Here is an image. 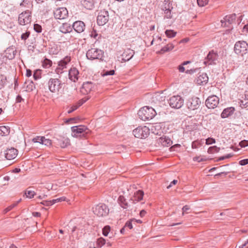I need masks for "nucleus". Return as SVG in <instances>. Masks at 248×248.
I'll list each match as a JSON object with an SVG mask.
<instances>
[{
  "instance_id": "obj_1",
  "label": "nucleus",
  "mask_w": 248,
  "mask_h": 248,
  "mask_svg": "<svg viewBox=\"0 0 248 248\" xmlns=\"http://www.w3.org/2000/svg\"><path fill=\"white\" fill-rule=\"evenodd\" d=\"M138 114L140 119L145 121L152 119L156 115V112L152 107L145 106L139 110Z\"/></svg>"
},
{
  "instance_id": "obj_2",
  "label": "nucleus",
  "mask_w": 248,
  "mask_h": 248,
  "mask_svg": "<svg viewBox=\"0 0 248 248\" xmlns=\"http://www.w3.org/2000/svg\"><path fill=\"white\" fill-rule=\"evenodd\" d=\"M161 8L164 11V19H171L172 18V10H173L172 1L170 0H164L162 5Z\"/></svg>"
},
{
  "instance_id": "obj_3",
  "label": "nucleus",
  "mask_w": 248,
  "mask_h": 248,
  "mask_svg": "<svg viewBox=\"0 0 248 248\" xmlns=\"http://www.w3.org/2000/svg\"><path fill=\"white\" fill-rule=\"evenodd\" d=\"M47 85L50 92L56 93L62 88V83L57 78H50L47 81Z\"/></svg>"
},
{
  "instance_id": "obj_4",
  "label": "nucleus",
  "mask_w": 248,
  "mask_h": 248,
  "mask_svg": "<svg viewBox=\"0 0 248 248\" xmlns=\"http://www.w3.org/2000/svg\"><path fill=\"white\" fill-rule=\"evenodd\" d=\"M248 48V45L246 41H239L234 45V51L236 54L243 56L247 53Z\"/></svg>"
},
{
  "instance_id": "obj_5",
  "label": "nucleus",
  "mask_w": 248,
  "mask_h": 248,
  "mask_svg": "<svg viewBox=\"0 0 248 248\" xmlns=\"http://www.w3.org/2000/svg\"><path fill=\"white\" fill-rule=\"evenodd\" d=\"M104 52L96 48H92L89 49L86 53L88 59L93 60L95 59L101 60L103 58Z\"/></svg>"
},
{
  "instance_id": "obj_6",
  "label": "nucleus",
  "mask_w": 248,
  "mask_h": 248,
  "mask_svg": "<svg viewBox=\"0 0 248 248\" xmlns=\"http://www.w3.org/2000/svg\"><path fill=\"white\" fill-rule=\"evenodd\" d=\"M18 21L19 25L24 26L30 24L31 21V13L26 10L19 15Z\"/></svg>"
},
{
  "instance_id": "obj_7",
  "label": "nucleus",
  "mask_w": 248,
  "mask_h": 248,
  "mask_svg": "<svg viewBox=\"0 0 248 248\" xmlns=\"http://www.w3.org/2000/svg\"><path fill=\"white\" fill-rule=\"evenodd\" d=\"M133 135L137 138L145 139L148 137L150 133V130L147 126H139L133 131Z\"/></svg>"
},
{
  "instance_id": "obj_8",
  "label": "nucleus",
  "mask_w": 248,
  "mask_h": 248,
  "mask_svg": "<svg viewBox=\"0 0 248 248\" xmlns=\"http://www.w3.org/2000/svg\"><path fill=\"white\" fill-rule=\"evenodd\" d=\"M93 212L98 217H104L108 215L109 209L106 204L100 203L93 208Z\"/></svg>"
},
{
  "instance_id": "obj_9",
  "label": "nucleus",
  "mask_w": 248,
  "mask_h": 248,
  "mask_svg": "<svg viewBox=\"0 0 248 248\" xmlns=\"http://www.w3.org/2000/svg\"><path fill=\"white\" fill-rule=\"evenodd\" d=\"M218 54L216 50H212L207 54L204 63L205 65H215L217 63Z\"/></svg>"
},
{
  "instance_id": "obj_10",
  "label": "nucleus",
  "mask_w": 248,
  "mask_h": 248,
  "mask_svg": "<svg viewBox=\"0 0 248 248\" xmlns=\"http://www.w3.org/2000/svg\"><path fill=\"white\" fill-rule=\"evenodd\" d=\"M88 129L84 125L74 126L71 127L72 135L74 137H78L87 133Z\"/></svg>"
},
{
  "instance_id": "obj_11",
  "label": "nucleus",
  "mask_w": 248,
  "mask_h": 248,
  "mask_svg": "<svg viewBox=\"0 0 248 248\" xmlns=\"http://www.w3.org/2000/svg\"><path fill=\"white\" fill-rule=\"evenodd\" d=\"M109 18L108 11L105 10L100 11L97 17V24L99 26L104 25L108 22Z\"/></svg>"
},
{
  "instance_id": "obj_12",
  "label": "nucleus",
  "mask_w": 248,
  "mask_h": 248,
  "mask_svg": "<svg viewBox=\"0 0 248 248\" xmlns=\"http://www.w3.org/2000/svg\"><path fill=\"white\" fill-rule=\"evenodd\" d=\"M169 103L170 106L173 108H180L184 103V100L182 99L180 96H173L169 99Z\"/></svg>"
},
{
  "instance_id": "obj_13",
  "label": "nucleus",
  "mask_w": 248,
  "mask_h": 248,
  "mask_svg": "<svg viewBox=\"0 0 248 248\" xmlns=\"http://www.w3.org/2000/svg\"><path fill=\"white\" fill-rule=\"evenodd\" d=\"M205 103L208 108H214L219 103V98L214 95L210 96L206 99Z\"/></svg>"
},
{
  "instance_id": "obj_14",
  "label": "nucleus",
  "mask_w": 248,
  "mask_h": 248,
  "mask_svg": "<svg viewBox=\"0 0 248 248\" xmlns=\"http://www.w3.org/2000/svg\"><path fill=\"white\" fill-rule=\"evenodd\" d=\"M201 104L200 99L197 97H193L187 102V108L190 110L197 109Z\"/></svg>"
},
{
  "instance_id": "obj_15",
  "label": "nucleus",
  "mask_w": 248,
  "mask_h": 248,
  "mask_svg": "<svg viewBox=\"0 0 248 248\" xmlns=\"http://www.w3.org/2000/svg\"><path fill=\"white\" fill-rule=\"evenodd\" d=\"M68 11L64 7L59 8L54 11V16L56 19H64L68 16Z\"/></svg>"
},
{
  "instance_id": "obj_16",
  "label": "nucleus",
  "mask_w": 248,
  "mask_h": 248,
  "mask_svg": "<svg viewBox=\"0 0 248 248\" xmlns=\"http://www.w3.org/2000/svg\"><path fill=\"white\" fill-rule=\"evenodd\" d=\"M236 19V15L232 14L225 16L223 20H221L222 26L229 27L230 25L232 24L234 22Z\"/></svg>"
},
{
  "instance_id": "obj_17",
  "label": "nucleus",
  "mask_w": 248,
  "mask_h": 248,
  "mask_svg": "<svg viewBox=\"0 0 248 248\" xmlns=\"http://www.w3.org/2000/svg\"><path fill=\"white\" fill-rule=\"evenodd\" d=\"M72 28L78 33H81L85 29V24L82 21H76L72 25Z\"/></svg>"
},
{
  "instance_id": "obj_18",
  "label": "nucleus",
  "mask_w": 248,
  "mask_h": 248,
  "mask_svg": "<svg viewBox=\"0 0 248 248\" xmlns=\"http://www.w3.org/2000/svg\"><path fill=\"white\" fill-rule=\"evenodd\" d=\"M17 150L14 148L7 149L4 152L5 157L8 160L13 159L17 156Z\"/></svg>"
},
{
  "instance_id": "obj_19",
  "label": "nucleus",
  "mask_w": 248,
  "mask_h": 248,
  "mask_svg": "<svg viewBox=\"0 0 248 248\" xmlns=\"http://www.w3.org/2000/svg\"><path fill=\"white\" fill-rule=\"evenodd\" d=\"M79 72L75 67H72L69 70V78L72 81L75 82L78 79Z\"/></svg>"
},
{
  "instance_id": "obj_20",
  "label": "nucleus",
  "mask_w": 248,
  "mask_h": 248,
  "mask_svg": "<svg viewBox=\"0 0 248 248\" xmlns=\"http://www.w3.org/2000/svg\"><path fill=\"white\" fill-rule=\"evenodd\" d=\"M157 142L163 146L166 147L170 146L172 144V141L170 139L166 136H163L159 138L157 140Z\"/></svg>"
},
{
  "instance_id": "obj_21",
  "label": "nucleus",
  "mask_w": 248,
  "mask_h": 248,
  "mask_svg": "<svg viewBox=\"0 0 248 248\" xmlns=\"http://www.w3.org/2000/svg\"><path fill=\"white\" fill-rule=\"evenodd\" d=\"M57 143L62 148H65L70 144V140L68 138L60 136L59 138L57 139Z\"/></svg>"
},
{
  "instance_id": "obj_22",
  "label": "nucleus",
  "mask_w": 248,
  "mask_h": 248,
  "mask_svg": "<svg viewBox=\"0 0 248 248\" xmlns=\"http://www.w3.org/2000/svg\"><path fill=\"white\" fill-rule=\"evenodd\" d=\"M94 85L93 82L90 81H87L84 82L82 85L81 92L83 93H88L93 88Z\"/></svg>"
},
{
  "instance_id": "obj_23",
  "label": "nucleus",
  "mask_w": 248,
  "mask_h": 248,
  "mask_svg": "<svg viewBox=\"0 0 248 248\" xmlns=\"http://www.w3.org/2000/svg\"><path fill=\"white\" fill-rule=\"evenodd\" d=\"M143 195V191L139 190L134 193V195L131 198L130 200L133 202V203H135L136 202H139L142 200Z\"/></svg>"
},
{
  "instance_id": "obj_24",
  "label": "nucleus",
  "mask_w": 248,
  "mask_h": 248,
  "mask_svg": "<svg viewBox=\"0 0 248 248\" xmlns=\"http://www.w3.org/2000/svg\"><path fill=\"white\" fill-rule=\"evenodd\" d=\"M72 30V26L68 23H63L59 28V31L63 33L71 32Z\"/></svg>"
},
{
  "instance_id": "obj_25",
  "label": "nucleus",
  "mask_w": 248,
  "mask_h": 248,
  "mask_svg": "<svg viewBox=\"0 0 248 248\" xmlns=\"http://www.w3.org/2000/svg\"><path fill=\"white\" fill-rule=\"evenodd\" d=\"M134 53V51L130 49L124 51L122 54L123 60L124 61H129L133 57Z\"/></svg>"
},
{
  "instance_id": "obj_26",
  "label": "nucleus",
  "mask_w": 248,
  "mask_h": 248,
  "mask_svg": "<svg viewBox=\"0 0 248 248\" xmlns=\"http://www.w3.org/2000/svg\"><path fill=\"white\" fill-rule=\"evenodd\" d=\"M235 109L233 107H229L225 108L221 114L222 118H227L232 115L234 112Z\"/></svg>"
},
{
  "instance_id": "obj_27",
  "label": "nucleus",
  "mask_w": 248,
  "mask_h": 248,
  "mask_svg": "<svg viewBox=\"0 0 248 248\" xmlns=\"http://www.w3.org/2000/svg\"><path fill=\"white\" fill-rule=\"evenodd\" d=\"M71 61V57L66 56L63 60L60 61L58 64L59 68L62 70L66 67L67 64Z\"/></svg>"
},
{
  "instance_id": "obj_28",
  "label": "nucleus",
  "mask_w": 248,
  "mask_h": 248,
  "mask_svg": "<svg viewBox=\"0 0 248 248\" xmlns=\"http://www.w3.org/2000/svg\"><path fill=\"white\" fill-rule=\"evenodd\" d=\"M208 80V77L206 73H203L199 76L197 79V83L199 84H206Z\"/></svg>"
},
{
  "instance_id": "obj_29",
  "label": "nucleus",
  "mask_w": 248,
  "mask_h": 248,
  "mask_svg": "<svg viewBox=\"0 0 248 248\" xmlns=\"http://www.w3.org/2000/svg\"><path fill=\"white\" fill-rule=\"evenodd\" d=\"M118 201L119 204L122 208L124 209H126L128 207V204L127 202L126 201V200L124 196H119Z\"/></svg>"
},
{
  "instance_id": "obj_30",
  "label": "nucleus",
  "mask_w": 248,
  "mask_h": 248,
  "mask_svg": "<svg viewBox=\"0 0 248 248\" xmlns=\"http://www.w3.org/2000/svg\"><path fill=\"white\" fill-rule=\"evenodd\" d=\"M10 133V128L8 126H0V135L4 136L8 135Z\"/></svg>"
},
{
  "instance_id": "obj_31",
  "label": "nucleus",
  "mask_w": 248,
  "mask_h": 248,
  "mask_svg": "<svg viewBox=\"0 0 248 248\" xmlns=\"http://www.w3.org/2000/svg\"><path fill=\"white\" fill-rule=\"evenodd\" d=\"M29 188L25 191L24 194L26 195L27 198L31 199L33 198L35 193L34 191L29 190Z\"/></svg>"
},
{
  "instance_id": "obj_32",
  "label": "nucleus",
  "mask_w": 248,
  "mask_h": 248,
  "mask_svg": "<svg viewBox=\"0 0 248 248\" xmlns=\"http://www.w3.org/2000/svg\"><path fill=\"white\" fill-rule=\"evenodd\" d=\"M247 96H248V94H245V98L240 100V105L241 107L246 108L248 106V98H246Z\"/></svg>"
},
{
  "instance_id": "obj_33",
  "label": "nucleus",
  "mask_w": 248,
  "mask_h": 248,
  "mask_svg": "<svg viewBox=\"0 0 248 248\" xmlns=\"http://www.w3.org/2000/svg\"><path fill=\"white\" fill-rule=\"evenodd\" d=\"M220 148L217 147L216 146H213L210 147L207 151V152L209 154H214L215 153H217L219 151Z\"/></svg>"
},
{
  "instance_id": "obj_34",
  "label": "nucleus",
  "mask_w": 248,
  "mask_h": 248,
  "mask_svg": "<svg viewBox=\"0 0 248 248\" xmlns=\"http://www.w3.org/2000/svg\"><path fill=\"white\" fill-rule=\"evenodd\" d=\"M174 47V46L172 44H169L165 46L162 48L161 49V51L163 52L169 51L172 50Z\"/></svg>"
},
{
  "instance_id": "obj_35",
  "label": "nucleus",
  "mask_w": 248,
  "mask_h": 248,
  "mask_svg": "<svg viewBox=\"0 0 248 248\" xmlns=\"http://www.w3.org/2000/svg\"><path fill=\"white\" fill-rule=\"evenodd\" d=\"M52 61L46 58L43 62V66L44 68H48L52 65Z\"/></svg>"
},
{
  "instance_id": "obj_36",
  "label": "nucleus",
  "mask_w": 248,
  "mask_h": 248,
  "mask_svg": "<svg viewBox=\"0 0 248 248\" xmlns=\"http://www.w3.org/2000/svg\"><path fill=\"white\" fill-rule=\"evenodd\" d=\"M165 34L168 37L172 38L176 35V32L173 30H167L165 31Z\"/></svg>"
},
{
  "instance_id": "obj_37",
  "label": "nucleus",
  "mask_w": 248,
  "mask_h": 248,
  "mask_svg": "<svg viewBox=\"0 0 248 248\" xmlns=\"http://www.w3.org/2000/svg\"><path fill=\"white\" fill-rule=\"evenodd\" d=\"M6 77L3 75L0 76V89L3 88L6 83Z\"/></svg>"
},
{
  "instance_id": "obj_38",
  "label": "nucleus",
  "mask_w": 248,
  "mask_h": 248,
  "mask_svg": "<svg viewBox=\"0 0 248 248\" xmlns=\"http://www.w3.org/2000/svg\"><path fill=\"white\" fill-rule=\"evenodd\" d=\"M115 73V71L114 70H104L101 73V75L103 77L107 76L108 75H113Z\"/></svg>"
},
{
  "instance_id": "obj_39",
  "label": "nucleus",
  "mask_w": 248,
  "mask_h": 248,
  "mask_svg": "<svg viewBox=\"0 0 248 248\" xmlns=\"http://www.w3.org/2000/svg\"><path fill=\"white\" fill-rule=\"evenodd\" d=\"M82 4L85 6L87 9H90L93 7V3L91 1H87L86 0H84L82 1Z\"/></svg>"
},
{
  "instance_id": "obj_40",
  "label": "nucleus",
  "mask_w": 248,
  "mask_h": 248,
  "mask_svg": "<svg viewBox=\"0 0 248 248\" xmlns=\"http://www.w3.org/2000/svg\"><path fill=\"white\" fill-rule=\"evenodd\" d=\"M16 203H12L10 206L6 207L5 209H4L3 212L4 214H6L7 212H9L10 211L12 210L13 209H14L15 207H16Z\"/></svg>"
},
{
  "instance_id": "obj_41",
  "label": "nucleus",
  "mask_w": 248,
  "mask_h": 248,
  "mask_svg": "<svg viewBox=\"0 0 248 248\" xmlns=\"http://www.w3.org/2000/svg\"><path fill=\"white\" fill-rule=\"evenodd\" d=\"M58 51H59L57 48V46H54L51 47L49 49V52L51 54H53V55L57 54L58 53Z\"/></svg>"
},
{
  "instance_id": "obj_42",
  "label": "nucleus",
  "mask_w": 248,
  "mask_h": 248,
  "mask_svg": "<svg viewBox=\"0 0 248 248\" xmlns=\"http://www.w3.org/2000/svg\"><path fill=\"white\" fill-rule=\"evenodd\" d=\"M200 68L196 67L193 69H187V74H193L194 73L199 72Z\"/></svg>"
},
{
  "instance_id": "obj_43",
  "label": "nucleus",
  "mask_w": 248,
  "mask_h": 248,
  "mask_svg": "<svg viewBox=\"0 0 248 248\" xmlns=\"http://www.w3.org/2000/svg\"><path fill=\"white\" fill-rule=\"evenodd\" d=\"M105 244V240L104 238L101 237L97 239V245L98 247H102Z\"/></svg>"
},
{
  "instance_id": "obj_44",
  "label": "nucleus",
  "mask_w": 248,
  "mask_h": 248,
  "mask_svg": "<svg viewBox=\"0 0 248 248\" xmlns=\"http://www.w3.org/2000/svg\"><path fill=\"white\" fill-rule=\"evenodd\" d=\"M197 1L199 6L202 7L208 3V0H197Z\"/></svg>"
},
{
  "instance_id": "obj_45",
  "label": "nucleus",
  "mask_w": 248,
  "mask_h": 248,
  "mask_svg": "<svg viewBox=\"0 0 248 248\" xmlns=\"http://www.w3.org/2000/svg\"><path fill=\"white\" fill-rule=\"evenodd\" d=\"M201 146V142L198 140H195L192 143V148L197 149Z\"/></svg>"
},
{
  "instance_id": "obj_46",
  "label": "nucleus",
  "mask_w": 248,
  "mask_h": 248,
  "mask_svg": "<svg viewBox=\"0 0 248 248\" xmlns=\"http://www.w3.org/2000/svg\"><path fill=\"white\" fill-rule=\"evenodd\" d=\"M52 142H51V140L49 139H46L45 137H44V139L43 140H42V142L41 143V144H44L45 145H46V146H50Z\"/></svg>"
},
{
  "instance_id": "obj_47",
  "label": "nucleus",
  "mask_w": 248,
  "mask_h": 248,
  "mask_svg": "<svg viewBox=\"0 0 248 248\" xmlns=\"http://www.w3.org/2000/svg\"><path fill=\"white\" fill-rule=\"evenodd\" d=\"M110 228L108 226L104 227L103 229V234L104 236H107L110 231Z\"/></svg>"
},
{
  "instance_id": "obj_48",
  "label": "nucleus",
  "mask_w": 248,
  "mask_h": 248,
  "mask_svg": "<svg viewBox=\"0 0 248 248\" xmlns=\"http://www.w3.org/2000/svg\"><path fill=\"white\" fill-rule=\"evenodd\" d=\"M41 204L45 205V206H50L54 204L53 202V200L50 201H43L41 202Z\"/></svg>"
},
{
  "instance_id": "obj_49",
  "label": "nucleus",
  "mask_w": 248,
  "mask_h": 248,
  "mask_svg": "<svg viewBox=\"0 0 248 248\" xmlns=\"http://www.w3.org/2000/svg\"><path fill=\"white\" fill-rule=\"evenodd\" d=\"M205 140H206L205 143L207 145L212 144L215 143L216 142L215 139H213L212 138H208L207 139H206Z\"/></svg>"
},
{
  "instance_id": "obj_50",
  "label": "nucleus",
  "mask_w": 248,
  "mask_h": 248,
  "mask_svg": "<svg viewBox=\"0 0 248 248\" xmlns=\"http://www.w3.org/2000/svg\"><path fill=\"white\" fill-rule=\"evenodd\" d=\"M186 65V61L183 62L182 64L179 65L178 67V69L180 72H184L185 68L184 67V65Z\"/></svg>"
},
{
  "instance_id": "obj_51",
  "label": "nucleus",
  "mask_w": 248,
  "mask_h": 248,
  "mask_svg": "<svg viewBox=\"0 0 248 248\" xmlns=\"http://www.w3.org/2000/svg\"><path fill=\"white\" fill-rule=\"evenodd\" d=\"M43 139H44V137H37L33 139V141L41 144Z\"/></svg>"
},
{
  "instance_id": "obj_52",
  "label": "nucleus",
  "mask_w": 248,
  "mask_h": 248,
  "mask_svg": "<svg viewBox=\"0 0 248 248\" xmlns=\"http://www.w3.org/2000/svg\"><path fill=\"white\" fill-rule=\"evenodd\" d=\"M34 29L37 32H41L42 31V27L40 25L37 24L34 25Z\"/></svg>"
},
{
  "instance_id": "obj_53",
  "label": "nucleus",
  "mask_w": 248,
  "mask_h": 248,
  "mask_svg": "<svg viewBox=\"0 0 248 248\" xmlns=\"http://www.w3.org/2000/svg\"><path fill=\"white\" fill-rule=\"evenodd\" d=\"M132 221H127L124 225L125 228H128L129 229H131L133 228L132 224Z\"/></svg>"
},
{
  "instance_id": "obj_54",
  "label": "nucleus",
  "mask_w": 248,
  "mask_h": 248,
  "mask_svg": "<svg viewBox=\"0 0 248 248\" xmlns=\"http://www.w3.org/2000/svg\"><path fill=\"white\" fill-rule=\"evenodd\" d=\"M239 145L241 147H245L248 146V140H242L239 143Z\"/></svg>"
},
{
  "instance_id": "obj_55",
  "label": "nucleus",
  "mask_w": 248,
  "mask_h": 248,
  "mask_svg": "<svg viewBox=\"0 0 248 248\" xmlns=\"http://www.w3.org/2000/svg\"><path fill=\"white\" fill-rule=\"evenodd\" d=\"M30 35V32H26L25 33H22L21 36V38L22 40H26Z\"/></svg>"
},
{
  "instance_id": "obj_56",
  "label": "nucleus",
  "mask_w": 248,
  "mask_h": 248,
  "mask_svg": "<svg viewBox=\"0 0 248 248\" xmlns=\"http://www.w3.org/2000/svg\"><path fill=\"white\" fill-rule=\"evenodd\" d=\"M33 78L35 80H37L40 78V72L39 71L36 70L34 72L33 74Z\"/></svg>"
},
{
  "instance_id": "obj_57",
  "label": "nucleus",
  "mask_w": 248,
  "mask_h": 248,
  "mask_svg": "<svg viewBox=\"0 0 248 248\" xmlns=\"http://www.w3.org/2000/svg\"><path fill=\"white\" fill-rule=\"evenodd\" d=\"M239 164L241 166H244L248 164V159H244L240 160Z\"/></svg>"
},
{
  "instance_id": "obj_58",
  "label": "nucleus",
  "mask_w": 248,
  "mask_h": 248,
  "mask_svg": "<svg viewBox=\"0 0 248 248\" xmlns=\"http://www.w3.org/2000/svg\"><path fill=\"white\" fill-rule=\"evenodd\" d=\"M65 198L64 197H62L61 198H57L56 199H53V202H54V203H55L56 202L64 201H65Z\"/></svg>"
},
{
  "instance_id": "obj_59",
  "label": "nucleus",
  "mask_w": 248,
  "mask_h": 248,
  "mask_svg": "<svg viewBox=\"0 0 248 248\" xmlns=\"http://www.w3.org/2000/svg\"><path fill=\"white\" fill-rule=\"evenodd\" d=\"M177 180H173L170 184L169 186H167V188L168 189H169L172 186V185H175L177 184Z\"/></svg>"
},
{
  "instance_id": "obj_60",
  "label": "nucleus",
  "mask_w": 248,
  "mask_h": 248,
  "mask_svg": "<svg viewBox=\"0 0 248 248\" xmlns=\"http://www.w3.org/2000/svg\"><path fill=\"white\" fill-rule=\"evenodd\" d=\"M30 2V0H23V1L20 3V5L21 6H26V4H28Z\"/></svg>"
},
{
  "instance_id": "obj_61",
  "label": "nucleus",
  "mask_w": 248,
  "mask_h": 248,
  "mask_svg": "<svg viewBox=\"0 0 248 248\" xmlns=\"http://www.w3.org/2000/svg\"><path fill=\"white\" fill-rule=\"evenodd\" d=\"M78 106H73L68 111V113H72V112H73L74 110H76L77 108H78Z\"/></svg>"
},
{
  "instance_id": "obj_62",
  "label": "nucleus",
  "mask_w": 248,
  "mask_h": 248,
  "mask_svg": "<svg viewBox=\"0 0 248 248\" xmlns=\"http://www.w3.org/2000/svg\"><path fill=\"white\" fill-rule=\"evenodd\" d=\"M88 100V99H81L78 102V107H79L80 106H81L82 104H83L87 100Z\"/></svg>"
},
{
  "instance_id": "obj_63",
  "label": "nucleus",
  "mask_w": 248,
  "mask_h": 248,
  "mask_svg": "<svg viewBox=\"0 0 248 248\" xmlns=\"http://www.w3.org/2000/svg\"><path fill=\"white\" fill-rule=\"evenodd\" d=\"M22 100H23V99L22 98V97L21 96V95H18L16 96V103H20V102H21Z\"/></svg>"
},
{
  "instance_id": "obj_64",
  "label": "nucleus",
  "mask_w": 248,
  "mask_h": 248,
  "mask_svg": "<svg viewBox=\"0 0 248 248\" xmlns=\"http://www.w3.org/2000/svg\"><path fill=\"white\" fill-rule=\"evenodd\" d=\"M243 32L246 33L248 32V21L247 24L245 25L243 27Z\"/></svg>"
}]
</instances>
